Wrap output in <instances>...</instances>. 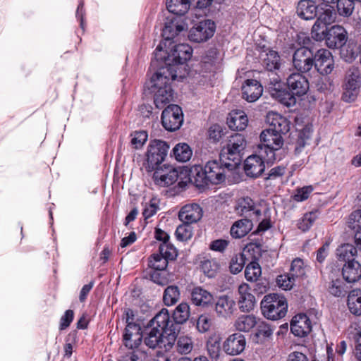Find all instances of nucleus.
<instances>
[{
	"instance_id": "20",
	"label": "nucleus",
	"mask_w": 361,
	"mask_h": 361,
	"mask_svg": "<svg viewBox=\"0 0 361 361\" xmlns=\"http://www.w3.org/2000/svg\"><path fill=\"white\" fill-rule=\"evenodd\" d=\"M326 35L324 39L329 48H338L346 42V31L339 25H335L330 28L327 27Z\"/></svg>"
},
{
	"instance_id": "59",
	"label": "nucleus",
	"mask_w": 361,
	"mask_h": 361,
	"mask_svg": "<svg viewBox=\"0 0 361 361\" xmlns=\"http://www.w3.org/2000/svg\"><path fill=\"white\" fill-rule=\"evenodd\" d=\"M355 341V356L358 361H361V329H355L351 333Z\"/></svg>"
},
{
	"instance_id": "54",
	"label": "nucleus",
	"mask_w": 361,
	"mask_h": 361,
	"mask_svg": "<svg viewBox=\"0 0 361 361\" xmlns=\"http://www.w3.org/2000/svg\"><path fill=\"white\" fill-rule=\"evenodd\" d=\"M131 145L135 149L141 148L147 140L148 135L146 131L141 130L135 132L131 135Z\"/></svg>"
},
{
	"instance_id": "29",
	"label": "nucleus",
	"mask_w": 361,
	"mask_h": 361,
	"mask_svg": "<svg viewBox=\"0 0 361 361\" xmlns=\"http://www.w3.org/2000/svg\"><path fill=\"white\" fill-rule=\"evenodd\" d=\"M252 221L247 218L236 221L231 228V235L235 238L244 237L252 230Z\"/></svg>"
},
{
	"instance_id": "8",
	"label": "nucleus",
	"mask_w": 361,
	"mask_h": 361,
	"mask_svg": "<svg viewBox=\"0 0 361 361\" xmlns=\"http://www.w3.org/2000/svg\"><path fill=\"white\" fill-rule=\"evenodd\" d=\"M345 84L342 98L345 102H353L357 97L361 81L358 68L351 67L346 73Z\"/></svg>"
},
{
	"instance_id": "63",
	"label": "nucleus",
	"mask_w": 361,
	"mask_h": 361,
	"mask_svg": "<svg viewBox=\"0 0 361 361\" xmlns=\"http://www.w3.org/2000/svg\"><path fill=\"white\" fill-rule=\"evenodd\" d=\"M160 271L154 269L150 274V279L154 283L164 286L167 283V278L162 273L159 272Z\"/></svg>"
},
{
	"instance_id": "56",
	"label": "nucleus",
	"mask_w": 361,
	"mask_h": 361,
	"mask_svg": "<svg viewBox=\"0 0 361 361\" xmlns=\"http://www.w3.org/2000/svg\"><path fill=\"white\" fill-rule=\"evenodd\" d=\"M213 0H182V16L183 12L189 9L192 4H195L199 8H207L210 6Z\"/></svg>"
},
{
	"instance_id": "47",
	"label": "nucleus",
	"mask_w": 361,
	"mask_h": 361,
	"mask_svg": "<svg viewBox=\"0 0 361 361\" xmlns=\"http://www.w3.org/2000/svg\"><path fill=\"white\" fill-rule=\"evenodd\" d=\"M261 267L257 262H252L245 268V276L249 281H256L261 276Z\"/></svg>"
},
{
	"instance_id": "19",
	"label": "nucleus",
	"mask_w": 361,
	"mask_h": 361,
	"mask_svg": "<svg viewBox=\"0 0 361 361\" xmlns=\"http://www.w3.org/2000/svg\"><path fill=\"white\" fill-rule=\"evenodd\" d=\"M286 83L289 90L297 96L305 94L309 90V82L300 73L290 74L286 79Z\"/></svg>"
},
{
	"instance_id": "4",
	"label": "nucleus",
	"mask_w": 361,
	"mask_h": 361,
	"mask_svg": "<svg viewBox=\"0 0 361 361\" xmlns=\"http://www.w3.org/2000/svg\"><path fill=\"white\" fill-rule=\"evenodd\" d=\"M246 141L241 134L235 133L229 137L228 143L220 153L221 160L229 169H235L241 162Z\"/></svg>"
},
{
	"instance_id": "39",
	"label": "nucleus",
	"mask_w": 361,
	"mask_h": 361,
	"mask_svg": "<svg viewBox=\"0 0 361 361\" xmlns=\"http://www.w3.org/2000/svg\"><path fill=\"white\" fill-rule=\"evenodd\" d=\"M219 264L215 259L204 258L200 262V268L209 278L214 277L219 270Z\"/></svg>"
},
{
	"instance_id": "13",
	"label": "nucleus",
	"mask_w": 361,
	"mask_h": 361,
	"mask_svg": "<svg viewBox=\"0 0 361 361\" xmlns=\"http://www.w3.org/2000/svg\"><path fill=\"white\" fill-rule=\"evenodd\" d=\"M143 338L139 324H126L123 334V345L128 349H139Z\"/></svg>"
},
{
	"instance_id": "28",
	"label": "nucleus",
	"mask_w": 361,
	"mask_h": 361,
	"mask_svg": "<svg viewBox=\"0 0 361 361\" xmlns=\"http://www.w3.org/2000/svg\"><path fill=\"white\" fill-rule=\"evenodd\" d=\"M343 279L348 283H354L361 277V265L357 261L346 263L342 269Z\"/></svg>"
},
{
	"instance_id": "16",
	"label": "nucleus",
	"mask_w": 361,
	"mask_h": 361,
	"mask_svg": "<svg viewBox=\"0 0 361 361\" xmlns=\"http://www.w3.org/2000/svg\"><path fill=\"white\" fill-rule=\"evenodd\" d=\"M237 300L239 309L243 312L252 311L256 303L255 298L251 293V288L245 283L238 286Z\"/></svg>"
},
{
	"instance_id": "43",
	"label": "nucleus",
	"mask_w": 361,
	"mask_h": 361,
	"mask_svg": "<svg viewBox=\"0 0 361 361\" xmlns=\"http://www.w3.org/2000/svg\"><path fill=\"white\" fill-rule=\"evenodd\" d=\"M355 0H337V11L341 16L349 17L354 11Z\"/></svg>"
},
{
	"instance_id": "52",
	"label": "nucleus",
	"mask_w": 361,
	"mask_h": 361,
	"mask_svg": "<svg viewBox=\"0 0 361 361\" xmlns=\"http://www.w3.org/2000/svg\"><path fill=\"white\" fill-rule=\"evenodd\" d=\"M296 279L289 273L280 275L276 279L278 286L283 290H290L295 284Z\"/></svg>"
},
{
	"instance_id": "49",
	"label": "nucleus",
	"mask_w": 361,
	"mask_h": 361,
	"mask_svg": "<svg viewBox=\"0 0 361 361\" xmlns=\"http://www.w3.org/2000/svg\"><path fill=\"white\" fill-rule=\"evenodd\" d=\"M329 292L336 297L344 296L347 290L345 288L343 282L340 279H331L329 286Z\"/></svg>"
},
{
	"instance_id": "53",
	"label": "nucleus",
	"mask_w": 361,
	"mask_h": 361,
	"mask_svg": "<svg viewBox=\"0 0 361 361\" xmlns=\"http://www.w3.org/2000/svg\"><path fill=\"white\" fill-rule=\"evenodd\" d=\"M348 228L356 232L361 230V210H357L351 213L348 221Z\"/></svg>"
},
{
	"instance_id": "37",
	"label": "nucleus",
	"mask_w": 361,
	"mask_h": 361,
	"mask_svg": "<svg viewBox=\"0 0 361 361\" xmlns=\"http://www.w3.org/2000/svg\"><path fill=\"white\" fill-rule=\"evenodd\" d=\"M356 248L350 244L341 245L336 250V256L340 261L349 262L355 261L353 258L356 255Z\"/></svg>"
},
{
	"instance_id": "12",
	"label": "nucleus",
	"mask_w": 361,
	"mask_h": 361,
	"mask_svg": "<svg viewBox=\"0 0 361 361\" xmlns=\"http://www.w3.org/2000/svg\"><path fill=\"white\" fill-rule=\"evenodd\" d=\"M161 123L168 131H175L180 128V107L176 104L169 105L161 114Z\"/></svg>"
},
{
	"instance_id": "2",
	"label": "nucleus",
	"mask_w": 361,
	"mask_h": 361,
	"mask_svg": "<svg viewBox=\"0 0 361 361\" xmlns=\"http://www.w3.org/2000/svg\"><path fill=\"white\" fill-rule=\"evenodd\" d=\"M180 331V304L177 305L171 318L166 310H161L149 322L144 336L147 346L169 350L174 345Z\"/></svg>"
},
{
	"instance_id": "17",
	"label": "nucleus",
	"mask_w": 361,
	"mask_h": 361,
	"mask_svg": "<svg viewBox=\"0 0 361 361\" xmlns=\"http://www.w3.org/2000/svg\"><path fill=\"white\" fill-rule=\"evenodd\" d=\"M189 321L192 326L196 324V328L200 332L207 331L211 326L210 319L206 315H200L197 317H190V309L187 303L182 302V324Z\"/></svg>"
},
{
	"instance_id": "23",
	"label": "nucleus",
	"mask_w": 361,
	"mask_h": 361,
	"mask_svg": "<svg viewBox=\"0 0 361 361\" xmlns=\"http://www.w3.org/2000/svg\"><path fill=\"white\" fill-rule=\"evenodd\" d=\"M311 322L306 314H298L292 319L290 330L295 336L304 337L311 331Z\"/></svg>"
},
{
	"instance_id": "41",
	"label": "nucleus",
	"mask_w": 361,
	"mask_h": 361,
	"mask_svg": "<svg viewBox=\"0 0 361 361\" xmlns=\"http://www.w3.org/2000/svg\"><path fill=\"white\" fill-rule=\"evenodd\" d=\"M317 20L316 23H334L336 13L334 8L328 5L317 8Z\"/></svg>"
},
{
	"instance_id": "35",
	"label": "nucleus",
	"mask_w": 361,
	"mask_h": 361,
	"mask_svg": "<svg viewBox=\"0 0 361 361\" xmlns=\"http://www.w3.org/2000/svg\"><path fill=\"white\" fill-rule=\"evenodd\" d=\"M348 306L350 312L361 315V290L360 289L350 292L348 296Z\"/></svg>"
},
{
	"instance_id": "57",
	"label": "nucleus",
	"mask_w": 361,
	"mask_h": 361,
	"mask_svg": "<svg viewBox=\"0 0 361 361\" xmlns=\"http://www.w3.org/2000/svg\"><path fill=\"white\" fill-rule=\"evenodd\" d=\"M326 24H314L312 28V37L317 41H322L326 37Z\"/></svg>"
},
{
	"instance_id": "3",
	"label": "nucleus",
	"mask_w": 361,
	"mask_h": 361,
	"mask_svg": "<svg viewBox=\"0 0 361 361\" xmlns=\"http://www.w3.org/2000/svg\"><path fill=\"white\" fill-rule=\"evenodd\" d=\"M233 170L226 167L225 162L221 160V157L219 160L207 161L204 169L197 165L182 166V188L190 183L197 187L209 183H221L225 180L226 173Z\"/></svg>"
},
{
	"instance_id": "62",
	"label": "nucleus",
	"mask_w": 361,
	"mask_h": 361,
	"mask_svg": "<svg viewBox=\"0 0 361 361\" xmlns=\"http://www.w3.org/2000/svg\"><path fill=\"white\" fill-rule=\"evenodd\" d=\"M208 133L209 139L218 142L223 135V130L220 126L214 125L209 128Z\"/></svg>"
},
{
	"instance_id": "36",
	"label": "nucleus",
	"mask_w": 361,
	"mask_h": 361,
	"mask_svg": "<svg viewBox=\"0 0 361 361\" xmlns=\"http://www.w3.org/2000/svg\"><path fill=\"white\" fill-rule=\"evenodd\" d=\"M263 66L268 71L279 70L281 66V58L276 51L269 50L263 59Z\"/></svg>"
},
{
	"instance_id": "7",
	"label": "nucleus",
	"mask_w": 361,
	"mask_h": 361,
	"mask_svg": "<svg viewBox=\"0 0 361 361\" xmlns=\"http://www.w3.org/2000/svg\"><path fill=\"white\" fill-rule=\"evenodd\" d=\"M169 145L164 141L154 140L148 146L144 167L147 172L156 171L167 155Z\"/></svg>"
},
{
	"instance_id": "24",
	"label": "nucleus",
	"mask_w": 361,
	"mask_h": 361,
	"mask_svg": "<svg viewBox=\"0 0 361 361\" xmlns=\"http://www.w3.org/2000/svg\"><path fill=\"white\" fill-rule=\"evenodd\" d=\"M262 85L256 80L248 79L242 86L243 98L248 102H254L262 94Z\"/></svg>"
},
{
	"instance_id": "30",
	"label": "nucleus",
	"mask_w": 361,
	"mask_h": 361,
	"mask_svg": "<svg viewBox=\"0 0 361 361\" xmlns=\"http://www.w3.org/2000/svg\"><path fill=\"white\" fill-rule=\"evenodd\" d=\"M270 94L272 97L275 98L281 104L287 106H294L296 103L295 94L287 90H284L281 87H274V89H271Z\"/></svg>"
},
{
	"instance_id": "1",
	"label": "nucleus",
	"mask_w": 361,
	"mask_h": 361,
	"mask_svg": "<svg viewBox=\"0 0 361 361\" xmlns=\"http://www.w3.org/2000/svg\"><path fill=\"white\" fill-rule=\"evenodd\" d=\"M180 24H165L162 29L163 40L154 52V59L163 63L150 79L149 90L154 95L157 109H163L173 99L172 84L178 81L177 73L180 66V42L177 37Z\"/></svg>"
},
{
	"instance_id": "27",
	"label": "nucleus",
	"mask_w": 361,
	"mask_h": 361,
	"mask_svg": "<svg viewBox=\"0 0 361 361\" xmlns=\"http://www.w3.org/2000/svg\"><path fill=\"white\" fill-rule=\"evenodd\" d=\"M202 215L201 207L195 203L182 207V222L192 224L199 221Z\"/></svg>"
},
{
	"instance_id": "51",
	"label": "nucleus",
	"mask_w": 361,
	"mask_h": 361,
	"mask_svg": "<svg viewBox=\"0 0 361 361\" xmlns=\"http://www.w3.org/2000/svg\"><path fill=\"white\" fill-rule=\"evenodd\" d=\"M159 251L168 261L174 260L178 256L177 249L170 243H161Z\"/></svg>"
},
{
	"instance_id": "40",
	"label": "nucleus",
	"mask_w": 361,
	"mask_h": 361,
	"mask_svg": "<svg viewBox=\"0 0 361 361\" xmlns=\"http://www.w3.org/2000/svg\"><path fill=\"white\" fill-rule=\"evenodd\" d=\"M130 350L121 355L118 361H149V357L145 350L141 349Z\"/></svg>"
},
{
	"instance_id": "34",
	"label": "nucleus",
	"mask_w": 361,
	"mask_h": 361,
	"mask_svg": "<svg viewBox=\"0 0 361 361\" xmlns=\"http://www.w3.org/2000/svg\"><path fill=\"white\" fill-rule=\"evenodd\" d=\"M272 116V121L269 127L271 129L281 135L289 131V122L285 117L277 114H273Z\"/></svg>"
},
{
	"instance_id": "5",
	"label": "nucleus",
	"mask_w": 361,
	"mask_h": 361,
	"mask_svg": "<svg viewBox=\"0 0 361 361\" xmlns=\"http://www.w3.org/2000/svg\"><path fill=\"white\" fill-rule=\"evenodd\" d=\"M259 137L262 144L258 146V153L265 157L267 163L273 162L276 159V152L283 145L282 135L269 128L261 133Z\"/></svg>"
},
{
	"instance_id": "25",
	"label": "nucleus",
	"mask_w": 361,
	"mask_h": 361,
	"mask_svg": "<svg viewBox=\"0 0 361 361\" xmlns=\"http://www.w3.org/2000/svg\"><path fill=\"white\" fill-rule=\"evenodd\" d=\"M317 7L312 0H300L297 6L296 13L304 20H311L317 16Z\"/></svg>"
},
{
	"instance_id": "15",
	"label": "nucleus",
	"mask_w": 361,
	"mask_h": 361,
	"mask_svg": "<svg viewBox=\"0 0 361 361\" xmlns=\"http://www.w3.org/2000/svg\"><path fill=\"white\" fill-rule=\"evenodd\" d=\"M235 209L238 215L255 221H258L261 216L260 209L255 205L253 200L248 197L239 199Z\"/></svg>"
},
{
	"instance_id": "18",
	"label": "nucleus",
	"mask_w": 361,
	"mask_h": 361,
	"mask_svg": "<svg viewBox=\"0 0 361 361\" xmlns=\"http://www.w3.org/2000/svg\"><path fill=\"white\" fill-rule=\"evenodd\" d=\"M265 157L258 153L249 156L245 161L244 170L247 176L257 178L259 176L265 169Z\"/></svg>"
},
{
	"instance_id": "50",
	"label": "nucleus",
	"mask_w": 361,
	"mask_h": 361,
	"mask_svg": "<svg viewBox=\"0 0 361 361\" xmlns=\"http://www.w3.org/2000/svg\"><path fill=\"white\" fill-rule=\"evenodd\" d=\"M317 219V212L306 213L298 223V227L302 231H307Z\"/></svg>"
},
{
	"instance_id": "31",
	"label": "nucleus",
	"mask_w": 361,
	"mask_h": 361,
	"mask_svg": "<svg viewBox=\"0 0 361 361\" xmlns=\"http://www.w3.org/2000/svg\"><path fill=\"white\" fill-rule=\"evenodd\" d=\"M191 299L196 305L206 306L212 302L213 295L207 290L197 287L191 293Z\"/></svg>"
},
{
	"instance_id": "55",
	"label": "nucleus",
	"mask_w": 361,
	"mask_h": 361,
	"mask_svg": "<svg viewBox=\"0 0 361 361\" xmlns=\"http://www.w3.org/2000/svg\"><path fill=\"white\" fill-rule=\"evenodd\" d=\"M245 260L243 255L233 257L230 262L229 269L232 274H236L240 272L244 267Z\"/></svg>"
},
{
	"instance_id": "6",
	"label": "nucleus",
	"mask_w": 361,
	"mask_h": 361,
	"mask_svg": "<svg viewBox=\"0 0 361 361\" xmlns=\"http://www.w3.org/2000/svg\"><path fill=\"white\" fill-rule=\"evenodd\" d=\"M288 309L286 300L278 294L265 295L261 301L263 315L271 320H278L285 317Z\"/></svg>"
},
{
	"instance_id": "14",
	"label": "nucleus",
	"mask_w": 361,
	"mask_h": 361,
	"mask_svg": "<svg viewBox=\"0 0 361 361\" xmlns=\"http://www.w3.org/2000/svg\"><path fill=\"white\" fill-rule=\"evenodd\" d=\"M246 338L240 332L229 335L223 343V350L230 355H237L243 353L246 346Z\"/></svg>"
},
{
	"instance_id": "9",
	"label": "nucleus",
	"mask_w": 361,
	"mask_h": 361,
	"mask_svg": "<svg viewBox=\"0 0 361 361\" xmlns=\"http://www.w3.org/2000/svg\"><path fill=\"white\" fill-rule=\"evenodd\" d=\"M293 66L300 73H306L314 67L313 50L305 47L297 49L293 56Z\"/></svg>"
},
{
	"instance_id": "58",
	"label": "nucleus",
	"mask_w": 361,
	"mask_h": 361,
	"mask_svg": "<svg viewBox=\"0 0 361 361\" xmlns=\"http://www.w3.org/2000/svg\"><path fill=\"white\" fill-rule=\"evenodd\" d=\"M159 209L158 201L157 199H152L149 203L146 204L142 215L145 219H147L154 215Z\"/></svg>"
},
{
	"instance_id": "38",
	"label": "nucleus",
	"mask_w": 361,
	"mask_h": 361,
	"mask_svg": "<svg viewBox=\"0 0 361 361\" xmlns=\"http://www.w3.org/2000/svg\"><path fill=\"white\" fill-rule=\"evenodd\" d=\"M166 6L169 15L166 23H174L180 18V0H166Z\"/></svg>"
},
{
	"instance_id": "46",
	"label": "nucleus",
	"mask_w": 361,
	"mask_h": 361,
	"mask_svg": "<svg viewBox=\"0 0 361 361\" xmlns=\"http://www.w3.org/2000/svg\"><path fill=\"white\" fill-rule=\"evenodd\" d=\"M180 292L178 286H171L166 288L164 294V302L166 305H174L178 300Z\"/></svg>"
},
{
	"instance_id": "10",
	"label": "nucleus",
	"mask_w": 361,
	"mask_h": 361,
	"mask_svg": "<svg viewBox=\"0 0 361 361\" xmlns=\"http://www.w3.org/2000/svg\"><path fill=\"white\" fill-rule=\"evenodd\" d=\"M179 173L178 168L164 164L154 171L153 180L157 185L166 187L176 183L179 177Z\"/></svg>"
},
{
	"instance_id": "64",
	"label": "nucleus",
	"mask_w": 361,
	"mask_h": 361,
	"mask_svg": "<svg viewBox=\"0 0 361 361\" xmlns=\"http://www.w3.org/2000/svg\"><path fill=\"white\" fill-rule=\"evenodd\" d=\"M193 347V340L191 336H182V354L190 353Z\"/></svg>"
},
{
	"instance_id": "22",
	"label": "nucleus",
	"mask_w": 361,
	"mask_h": 361,
	"mask_svg": "<svg viewBox=\"0 0 361 361\" xmlns=\"http://www.w3.org/2000/svg\"><path fill=\"white\" fill-rule=\"evenodd\" d=\"M235 311V302L232 298L222 295L217 298L215 303V312L218 317L230 319Z\"/></svg>"
},
{
	"instance_id": "48",
	"label": "nucleus",
	"mask_w": 361,
	"mask_h": 361,
	"mask_svg": "<svg viewBox=\"0 0 361 361\" xmlns=\"http://www.w3.org/2000/svg\"><path fill=\"white\" fill-rule=\"evenodd\" d=\"M168 262L160 253L153 254L149 258V266L153 269L164 271L167 267Z\"/></svg>"
},
{
	"instance_id": "61",
	"label": "nucleus",
	"mask_w": 361,
	"mask_h": 361,
	"mask_svg": "<svg viewBox=\"0 0 361 361\" xmlns=\"http://www.w3.org/2000/svg\"><path fill=\"white\" fill-rule=\"evenodd\" d=\"M313 191L312 186L303 187L297 190L296 194L294 195L295 200L302 202L307 200L310 194Z\"/></svg>"
},
{
	"instance_id": "26",
	"label": "nucleus",
	"mask_w": 361,
	"mask_h": 361,
	"mask_svg": "<svg viewBox=\"0 0 361 361\" xmlns=\"http://www.w3.org/2000/svg\"><path fill=\"white\" fill-rule=\"evenodd\" d=\"M247 123V117L242 111H233L227 117L228 126L233 130H243Z\"/></svg>"
},
{
	"instance_id": "44",
	"label": "nucleus",
	"mask_w": 361,
	"mask_h": 361,
	"mask_svg": "<svg viewBox=\"0 0 361 361\" xmlns=\"http://www.w3.org/2000/svg\"><path fill=\"white\" fill-rule=\"evenodd\" d=\"M207 348L212 359H217L220 355V338L216 336H210L207 342Z\"/></svg>"
},
{
	"instance_id": "32",
	"label": "nucleus",
	"mask_w": 361,
	"mask_h": 361,
	"mask_svg": "<svg viewBox=\"0 0 361 361\" xmlns=\"http://www.w3.org/2000/svg\"><path fill=\"white\" fill-rule=\"evenodd\" d=\"M342 59L347 62H352L358 55V47L354 40H349L339 47Z\"/></svg>"
},
{
	"instance_id": "60",
	"label": "nucleus",
	"mask_w": 361,
	"mask_h": 361,
	"mask_svg": "<svg viewBox=\"0 0 361 361\" xmlns=\"http://www.w3.org/2000/svg\"><path fill=\"white\" fill-rule=\"evenodd\" d=\"M74 313L73 310H68L65 312L64 314L61 317L60 320L59 329L64 330L68 327L73 320Z\"/></svg>"
},
{
	"instance_id": "21",
	"label": "nucleus",
	"mask_w": 361,
	"mask_h": 361,
	"mask_svg": "<svg viewBox=\"0 0 361 361\" xmlns=\"http://www.w3.org/2000/svg\"><path fill=\"white\" fill-rule=\"evenodd\" d=\"M215 24H196L190 30L188 38L195 42H202L211 38L215 32Z\"/></svg>"
},
{
	"instance_id": "45",
	"label": "nucleus",
	"mask_w": 361,
	"mask_h": 361,
	"mask_svg": "<svg viewBox=\"0 0 361 361\" xmlns=\"http://www.w3.org/2000/svg\"><path fill=\"white\" fill-rule=\"evenodd\" d=\"M273 334V331L269 326L264 322L257 324L255 337L257 343H263L267 338H269Z\"/></svg>"
},
{
	"instance_id": "42",
	"label": "nucleus",
	"mask_w": 361,
	"mask_h": 361,
	"mask_svg": "<svg viewBox=\"0 0 361 361\" xmlns=\"http://www.w3.org/2000/svg\"><path fill=\"white\" fill-rule=\"evenodd\" d=\"M307 267L305 266L304 262L296 258L293 260L290 269L289 274L295 279H302L305 276Z\"/></svg>"
},
{
	"instance_id": "33",
	"label": "nucleus",
	"mask_w": 361,
	"mask_h": 361,
	"mask_svg": "<svg viewBox=\"0 0 361 361\" xmlns=\"http://www.w3.org/2000/svg\"><path fill=\"white\" fill-rule=\"evenodd\" d=\"M257 319L252 314L241 315L234 322V326L239 331L248 332L257 325Z\"/></svg>"
},
{
	"instance_id": "11",
	"label": "nucleus",
	"mask_w": 361,
	"mask_h": 361,
	"mask_svg": "<svg viewBox=\"0 0 361 361\" xmlns=\"http://www.w3.org/2000/svg\"><path fill=\"white\" fill-rule=\"evenodd\" d=\"M314 67L322 75L330 74L334 68V60L331 53L326 49H320L314 54Z\"/></svg>"
}]
</instances>
